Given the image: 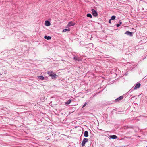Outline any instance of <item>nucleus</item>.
Instances as JSON below:
<instances>
[{
    "label": "nucleus",
    "instance_id": "obj_1",
    "mask_svg": "<svg viewBox=\"0 0 147 147\" xmlns=\"http://www.w3.org/2000/svg\"><path fill=\"white\" fill-rule=\"evenodd\" d=\"M47 74L51 77V78L52 79H55L58 76L56 74H55L52 71H48L47 72Z\"/></svg>",
    "mask_w": 147,
    "mask_h": 147
},
{
    "label": "nucleus",
    "instance_id": "obj_2",
    "mask_svg": "<svg viewBox=\"0 0 147 147\" xmlns=\"http://www.w3.org/2000/svg\"><path fill=\"white\" fill-rule=\"evenodd\" d=\"M88 140V138H84L83 140V141L81 143V146L82 147L84 146L86 143L87 142Z\"/></svg>",
    "mask_w": 147,
    "mask_h": 147
},
{
    "label": "nucleus",
    "instance_id": "obj_3",
    "mask_svg": "<svg viewBox=\"0 0 147 147\" xmlns=\"http://www.w3.org/2000/svg\"><path fill=\"white\" fill-rule=\"evenodd\" d=\"M123 98V96H121L118 98L117 99L115 100V102H118L121 100H122Z\"/></svg>",
    "mask_w": 147,
    "mask_h": 147
},
{
    "label": "nucleus",
    "instance_id": "obj_4",
    "mask_svg": "<svg viewBox=\"0 0 147 147\" xmlns=\"http://www.w3.org/2000/svg\"><path fill=\"white\" fill-rule=\"evenodd\" d=\"M92 14L94 17H96L98 15V14L97 12L94 9H92Z\"/></svg>",
    "mask_w": 147,
    "mask_h": 147
},
{
    "label": "nucleus",
    "instance_id": "obj_5",
    "mask_svg": "<svg viewBox=\"0 0 147 147\" xmlns=\"http://www.w3.org/2000/svg\"><path fill=\"white\" fill-rule=\"evenodd\" d=\"M125 34L127 35H129L130 36H133V33L129 31H127L125 33Z\"/></svg>",
    "mask_w": 147,
    "mask_h": 147
},
{
    "label": "nucleus",
    "instance_id": "obj_6",
    "mask_svg": "<svg viewBox=\"0 0 147 147\" xmlns=\"http://www.w3.org/2000/svg\"><path fill=\"white\" fill-rule=\"evenodd\" d=\"M140 86V83H138L136 85H135V86L134 87V89L136 90L137 88H139Z\"/></svg>",
    "mask_w": 147,
    "mask_h": 147
},
{
    "label": "nucleus",
    "instance_id": "obj_7",
    "mask_svg": "<svg viewBox=\"0 0 147 147\" xmlns=\"http://www.w3.org/2000/svg\"><path fill=\"white\" fill-rule=\"evenodd\" d=\"M45 26H48L51 25L50 22L48 20H46L45 21Z\"/></svg>",
    "mask_w": 147,
    "mask_h": 147
},
{
    "label": "nucleus",
    "instance_id": "obj_8",
    "mask_svg": "<svg viewBox=\"0 0 147 147\" xmlns=\"http://www.w3.org/2000/svg\"><path fill=\"white\" fill-rule=\"evenodd\" d=\"M75 24L74 23H73L72 22H70L69 23L68 25L69 26H71L74 25Z\"/></svg>",
    "mask_w": 147,
    "mask_h": 147
},
{
    "label": "nucleus",
    "instance_id": "obj_9",
    "mask_svg": "<svg viewBox=\"0 0 147 147\" xmlns=\"http://www.w3.org/2000/svg\"><path fill=\"white\" fill-rule=\"evenodd\" d=\"M109 137L113 139H116L117 138V137L115 135H111L109 136Z\"/></svg>",
    "mask_w": 147,
    "mask_h": 147
},
{
    "label": "nucleus",
    "instance_id": "obj_10",
    "mask_svg": "<svg viewBox=\"0 0 147 147\" xmlns=\"http://www.w3.org/2000/svg\"><path fill=\"white\" fill-rule=\"evenodd\" d=\"M88 131H85L84 132V136L86 137H88Z\"/></svg>",
    "mask_w": 147,
    "mask_h": 147
},
{
    "label": "nucleus",
    "instance_id": "obj_11",
    "mask_svg": "<svg viewBox=\"0 0 147 147\" xmlns=\"http://www.w3.org/2000/svg\"><path fill=\"white\" fill-rule=\"evenodd\" d=\"M44 38L47 40H50L51 39V37L49 36H44Z\"/></svg>",
    "mask_w": 147,
    "mask_h": 147
},
{
    "label": "nucleus",
    "instance_id": "obj_12",
    "mask_svg": "<svg viewBox=\"0 0 147 147\" xmlns=\"http://www.w3.org/2000/svg\"><path fill=\"white\" fill-rule=\"evenodd\" d=\"M38 78L40 79L43 80L44 79V77L42 76H39Z\"/></svg>",
    "mask_w": 147,
    "mask_h": 147
},
{
    "label": "nucleus",
    "instance_id": "obj_13",
    "mask_svg": "<svg viewBox=\"0 0 147 147\" xmlns=\"http://www.w3.org/2000/svg\"><path fill=\"white\" fill-rule=\"evenodd\" d=\"M70 31V29H65L63 30V32H65L66 31Z\"/></svg>",
    "mask_w": 147,
    "mask_h": 147
},
{
    "label": "nucleus",
    "instance_id": "obj_14",
    "mask_svg": "<svg viewBox=\"0 0 147 147\" xmlns=\"http://www.w3.org/2000/svg\"><path fill=\"white\" fill-rule=\"evenodd\" d=\"M86 16L88 17H90V18H92V15L90 13L87 14Z\"/></svg>",
    "mask_w": 147,
    "mask_h": 147
},
{
    "label": "nucleus",
    "instance_id": "obj_15",
    "mask_svg": "<svg viewBox=\"0 0 147 147\" xmlns=\"http://www.w3.org/2000/svg\"><path fill=\"white\" fill-rule=\"evenodd\" d=\"M71 100H68L67 101L65 102V104H67V105H68L71 103Z\"/></svg>",
    "mask_w": 147,
    "mask_h": 147
},
{
    "label": "nucleus",
    "instance_id": "obj_16",
    "mask_svg": "<svg viewBox=\"0 0 147 147\" xmlns=\"http://www.w3.org/2000/svg\"><path fill=\"white\" fill-rule=\"evenodd\" d=\"M116 18V16H112L111 18V19L112 20H114Z\"/></svg>",
    "mask_w": 147,
    "mask_h": 147
},
{
    "label": "nucleus",
    "instance_id": "obj_17",
    "mask_svg": "<svg viewBox=\"0 0 147 147\" xmlns=\"http://www.w3.org/2000/svg\"><path fill=\"white\" fill-rule=\"evenodd\" d=\"M87 104V103L86 102H85L83 105L82 106V108H83Z\"/></svg>",
    "mask_w": 147,
    "mask_h": 147
},
{
    "label": "nucleus",
    "instance_id": "obj_18",
    "mask_svg": "<svg viewBox=\"0 0 147 147\" xmlns=\"http://www.w3.org/2000/svg\"><path fill=\"white\" fill-rule=\"evenodd\" d=\"M74 59L75 60H78V59L76 57H74Z\"/></svg>",
    "mask_w": 147,
    "mask_h": 147
},
{
    "label": "nucleus",
    "instance_id": "obj_19",
    "mask_svg": "<svg viewBox=\"0 0 147 147\" xmlns=\"http://www.w3.org/2000/svg\"><path fill=\"white\" fill-rule=\"evenodd\" d=\"M133 91V90H131V89H130V90H129V91L128 92H129V93H131V92Z\"/></svg>",
    "mask_w": 147,
    "mask_h": 147
},
{
    "label": "nucleus",
    "instance_id": "obj_20",
    "mask_svg": "<svg viewBox=\"0 0 147 147\" xmlns=\"http://www.w3.org/2000/svg\"><path fill=\"white\" fill-rule=\"evenodd\" d=\"M111 20L110 19L109 21V22L110 23V24H111Z\"/></svg>",
    "mask_w": 147,
    "mask_h": 147
},
{
    "label": "nucleus",
    "instance_id": "obj_21",
    "mask_svg": "<svg viewBox=\"0 0 147 147\" xmlns=\"http://www.w3.org/2000/svg\"><path fill=\"white\" fill-rule=\"evenodd\" d=\"M120 25L119 24H117L116 25V26H117V27H119L120 26Z\"/></svg>",
    "mask_w": 147,
    "mask_h": 147
},
{
    "label": "nucleus",
    "instance_id": "obj_22",
    "mask_svg": "<svg viewBox=\"0 0 147 147\" xmlns=\"http://www.w3.org/2000/svg\"><path fill=\"white\" fill-rule=\"evenodd\" d=\"M119 24H120V25H121V24H122V22H121V21H120L119 22Z\"/></svg>",
    "mask_w": 147,
    "mask_h": 147
},
{
    "label": "nucleus",
    "instance_id": "obj_23",
    "mask_svg": "<svg viewBox=\"0 0 147 147\" xmlns=\"http://www.w3.org/2000/svg\"><path fill=\"white\" fill-rule=\"evenodd\" d=\"M146 147H147V146H146Z\"/></svg>",
    "mask_w": 147,
    "mask_h": 147
}]
</instances>
